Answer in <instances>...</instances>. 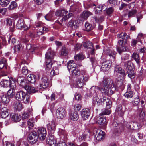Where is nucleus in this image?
I'll return each instance as SVG.
<instances>
[{
  "label": "nucleus",
  "mask_w": 146,
  "mask_h": 146,
  "mask_svg": "<svg viewBox=\"0 0 146 146\" xmlns=\"http://www.w3.org/2000/svg\"><path fill=\"white\" fill-rule=\"evenodd\" d=\"M67 68L69 72L72 75L77 76L80 75L77 81V84L79 88H81L85 84L89 78V76L84 70L82 71L81 73L80 70L77 68L76 64L74 63L73 60L69 61L67 63Z\"/></svg>",
  "instance_id": "nucleus-1"
},
{
  "label": "nucleus",
  "mask_w": 146,
  "mask_h": 146,
  "mask_svg": "<svg viewBox=\"0 0 146 146\" xmlns=\"http://www.w3.org/2000/svg\"><path fill=\"white\" fill-rule=\"evenodd\" d=\"M103 88H101L100 91L107 95L113 94L115 90L114 85L112 80L110 78L104 77L102 81Z\"/></svg>",
  "instance_id": "nucleus-2"
},
{
  "label": "nucleus",
  "mask_w": 146,
  "mask_h": 146,
  "mask_svg": "<svg viewBox=\"0 0 146 146\" xmlns=\"http://www.w3.org/2000/svg\"><path fill=\"white\" fill-rule=\"evenodd\" d=\"M46 139V143L50 146H67L66 143L64 142H60L56 144V138L52 134H49Z\"/></svg>",
  "instance_id": "nucleus-3"
},
{
  "label": "nucleus",
  "mask_w": 146,
  "mask_h": 146,
  "mask_svg": "<svg viewBox=\"0 0 146 146\" xmlns=\"http://www.w3.org/2000/svg\"><path fill=\"white\" fill-rule=\"evenodd\" d=\"M46 63V70L50 69L52 65L53 66V69L52 70L50 74L54 76L59 74V70L56 67L57 64L56 62L54 61H45Z\"/></svg>",
  "instance_id": "nucleus-4"
},
{
  "label": "nucleus",
  "mask_w": 146,
  "mask_h": 146,
  "mask_svg": "<svg viewBox=\"0 0 146 146\" xmlns=\"http://www.w3.org/2000/svg\"><path fill=\"white\" fill-rule=\"evenodd\" d=\"M66 115V112L63 107L58 108L56 110V116L58 119H62L64 118Z\"/></svg>",
  "instance_id": "nucleus-5"
},
{
  "label": "nucleus",
  "mask_w": 146,
  "mask_h": 146,
  "mask_svg": "<svg viewBox=\"0 0 146 146\" xmlns=\"http://www.w3.org/2000/svg\"><path fill=\"white\" fill-rule=\"evenodd\" d=\"M39 139L41 140H44L46 135V129L43 127H39L37 131Z\"/></svg>",
  "instance_id": "nucleus-6"
},
{
  "label": "nucleus",
  "mask_w": 146,
  "mask_h": 146,
  "mask_svg": "<svg viewBox=\"0 0 146 146\" xmlns=\"http://www.w3.org/2000/svg\"><path fill=\"white\" fill-rule=\"evenodd\" d=\"M28 137L30 143L31 144H34L36 142L39 138L38 136L35 132L31 133Z\"/></svg>",
  "instance_id": "nucleus-7"
},
{
  "label": "nucleus",
  "mask_w": 146,
  "mask_h": 146,
  "mask_svg": "<svg viewBox=\"0 0 146 146\" xmlns=\"http://www.w3.org/2000/svg\"><path fill=\"white\" fill-rule=\"evenodd\" d=\"M95 132V137L97 140L101 141L104 139L105 133L101 129H95L94 130Z\"/></svg>",
  "instance_id": "nucleus-8"
},
{
  "label": "nucleus",
  "mask_w": 146,
  "mask_h": 146,
  "mask_svg": "<svg viewBox=\"0 0 146 146\" xmlns=\"http://www.w3.org/2000/svg\"><path fill=\"white\" fill-rule=\"evenodd\" d=\"M123 40H120L118 41V45L117 50L120 54L123 52L127 51L128 48L123 44Z\"/></svg>",
  "instance_id": "nucleus-9"
},
{
  "label": "nucleus",
  "mask_w": 146,
  "mask_h": 146,
  "mask_svg": "<svg viewBox=\"0 0 146 146\" xmlns=\"http://www.w3.org/2000/svg\"><path fill=\"white\" fill-rule=\"evenodd\" d=\"M48 84L47 77L46 76L43 77L41 79L40 83V88L45 89L47 88L48 86Z\"/></svg>",
  "instance_id": "nucleus-10"
},
{
  "label": "nucleus",
  "mask_w": 146,
  "mask_h": 146,
  "mask_svg": "<svg viewBox=\"0 0 146 146\" xmlns=\"http://www.w3.org/2000/svg\"><path fill=\"white\" fill-rule=\"evenodd\" d=\"M68 25L72 29L75 30L78 27L79 23L78 20H71L69 22Z\"/></svg>",
  "instance_id": "nucleus-11"
},
{
  "label": "nucleus",
  "mask_w": 146,
  "mask_h": 146,
  "mask_svg": "<svg viewBox=\"0 0 146 146\" xmlns=\"http://www.w3.org/2000/svg\"><path fill=\"white\" fill-rule=\"evenodd\" d=\"M55 53L50 50H48L45 56V61H53Z\"/></svg>",
  "instance_id": "nucleus-12"
},
{
  "label": "nucleus",
  "mask_w": 146,
  "mask_h": 146,
  "mask_svg": "<svg viewBox=\"0 0 146 146\" xmlns=\"http://www.w3.org/2000/svg\"><path fill=\"white\" fill-rule=\"evenodd\" d=\"M10 98L3 92L0 94V99L1 102L6 104L9 103L10 101Z\"/></svg>",
  "instance_id": "nucleus-13"
},
{
  "label": "nucleus",
  "mask_w": 146,
  "mask_h": 146,
  "mask_svg": "<svg viewBox=\"0 0 146 146\" xmlns=\"http://www.w3.org/2000/svg\"><path fill=\"white\" fill-rule=\"evenodd\" d=\"M90 114V111L89 109H83L81 113V115L84 120L88 118Z\"/></svg>",
  "instance_id": "nucleus-14"
},
{
  "label": "nucleus",
  "mask_w": 146,
  "mask_h": 146,
  "mask_svg": "<svg viewBox=\"0 0 146 146\" xmlns=\"http://www.w3.org/2000/svg\"><path fill=\"white\" fill-rule=\"evenodd\" d=\"M111 65V62L106 61L103 62L102 64L101 69L104 71H106L109 69Z\"/></svg>",
  "instance_id": "nucleus-15"
},
{
  "label": "nucleus",
  "mask_w": 146,
  "mask_h": 146,
  "mask_svg": "<svg viewBox=\"0 0 146 146\" xmlns=\"http://www.w3.org/2000/svg\"><path fill=\"white\" fill-rule=\"evenodd\" d=\"M56 125L54 120L48 121L47 125L48 129L50 130H55Z\"/></svg>",
  "instance_id": "nucleus-16"
},
{
  "label": "nucleus",
  "mask_w": 146,
  "mask_h": 146,
  "mask_svg": "<svg viewBox=\"0 0 146 146\" xmlns=\"http://www.w3.org/2000/svg\"><path fill=\"white\" fill-rule=\"evenodd\" d=\"M26 93L22 91H21L16 93V98L19 101H23L24 96H26Z\"/></svg>",
  "instance_id": "nucleus-17"
},
{
  "label": "nucleus",
  "mask_w": 146,
  "mask_h": 146,
  "mask_svg": "<svg viewBox=\"0 0 146 146\" xmlns=\"http://www.w3.org/2000/svg\"><path fill=\"white\" fill-rule=\"evenodd\" d=\"M114 72L115 73H118L124 77L126 75L124 70L119 66H117L115 68Z\"/></svg>",
  "instance_id": "nucleus-18"
},
{
  "label": "nucleus",
  "mask_w": 146,
  "mask_h": 146,
  "mask_svg": "<svg viewBox=\"0 0 146 146\" xmlns=\"http://www.w3.org/2000/svg\"><path fill=\"white\" fill-rule=\"evenodd\" d=\"M29 93H34L38 91L36 88L34 87L31 86L29 85H25L23 88Z\"/></svg>",
  "instance_id": "nucleus-19"
},
{
  "label": "nucleus",
  "mask_w": 146,
  "mask_h": 146,
  "mask_svg": "<svg viewBox=\"0 0 146 146\" xmlns=\"http://www.w3.org/2000/svg\"><path fill=\"white\" fill-rule=\"evenodd\" d=\"M68 11L65 9H60L57 10L55 12V15L57 16L62 17L66 15Z\"/></svg>",
  "instance_id": "nucleus-20"
},
{
  "label": "nucleus",
  "mask_w": 146,
  "mask_h": 146,
  "mask_svg": "<svg viewBox=\"0 0 146 146\" xmlns=\"http://www.w3.org/2000/svg\"><path fill=\"white\" fill-rule=\"evenodd\" d=\"M10 116L12 120L15 122H19L21 120V116L18 114L12 113Z\"/></svg>",
  "instance_id": "nucleus-21"
},
{
  "label": "nucleus",
  "mask_w": 146,
  "mask_h": 146,
  "mask_svg": "<svg viewBox=\"0 0 146 146\" xmlns=\"http://www.w3.org/2000/svg\"><path fill=\"white\" fill-rule=\"evenodd\" d=\"M9 115L8 110L7 108L4 107L1 109L0 115L2 118H6Z\"/></svg>",
  "instance_id": "nucleus-22"
},
{
  "label": "nucleus",
  "mask_w": 146,
  "mask_h": 146,
  "mask_svg": "<svg viewBox=\"0 0 146 146\" xmlns=\"http://www.w3.org/2000/svg\"><path fill=\"white\" fill-rule=\"evenodd\" d=\"M102 101L104 103H105L106 105V107L107 109H110L111 107L112 102L110 99L105 97H104L103 98Z\"/></svg>",
  "instance_id": "nucleus-23"
},
{
  "label": "nucleus",
  "mask_w": 146,
  "mask_h": 146,
  "mask_svg": "<svg viewBox=\"0 0 146 146\" xmlns=\"http://www.w3.org/2000/svg\"><path fill=\"white\" fill-rule=\"evenodd\" d=\"M70 119L74 121H76L79 118V115L77 112H71L69 114Z\"/></svg>",
  "instance_id": "nucleus-24"
},
{
  "label": "nucleus",
  "mask_w": 146,
  "mask_h": 146,
  "mask_svg": "<svg viewBox=\"0 0 146 146\" xmlns=\"http://www.w3.org/2000/svg\"><path fill=\"white\" fill-rule=\"evenodd\" d=\"M101 88H98L96 86H93L92 87L90 90V92L93 97L96 96L98 92L100 90Z\"/></svg>",
  "instance_id": "nucleus-25"
},
{
  "label": "nucleus",
  "mask_w": 146,
  "mask_h": 146,
  "mask_svg": "<svg viewBox=\"0 0 146 146\" xmlns=\"http://www.w3.org/2000/svg\"><path fill=\"white\" fill-rule=\"evenodd\" d=\"M113 126L116 132L120 133L123 130L122 127H119L117 122L116 121H114L113 122Z\"/></svg>",
  "instance_id": "nucleus-26"
},
{
  "label": "nucleus",
  "mask_w": 146,
  "mask_h": 146,
  "mask_svg": "<svg viewBox=\"0 0 146 146\" xmlns=\"http://www.w3.org/2000/svg\"><path fill=\"white\" fill-rule=\"evenodd\" d=\"M96 123L99 125H106L107 123L105 117L100 116L97 118Z\"/></svg>",
  "instance_id": "nucleus-27"
},
{
  "label": "nucleus",
  "mask_w": 146,
  "mask_h": 146,
  "mask_svg": "<svg viewBox=\"0 0 146 146\" xmlns=\"http://www.w3.org/2000/svg\"><path fill=\"white\" fill-rule=\"evenodd\" d=\"M17 82V80L15 78H10L9 81V87L13 89H15L16 88V83Z\"/></svg>",
  "instance_id": "nucleus-28"
},
{
  "label": "nucleus",
  "mask_w": 146,
  "mask_h": 146,
  "mask_svg": "<svg viewBox=\"0 0 146 146\" xmlns=\"http://www.w3.org/2000/svg\"><path fill=\"white\" fill-rule=\"evenodd\" d=\"M14 107L15 110L16 111H20L22 109V104L19 102H15Z\"/></svg>",
  "instance_id": "nucleus-29"
},
{
  "label": "nucleus",
  "mask_w": 146,
  "mask_h": 146,
  "mask_svg": "<svg viewBox=\"0 0 146 146\" xmlns=\"http://www.w3.org/2000/svg\"><path fill=\"white\" fill-rule=\"evenodd\" d=\"M106 53L107 55H108L111 57H112L114 60L115 59L116 53L113 50L110 49L107 50H106Z\"/></svg>",
  "instance_id": "nucleus-30"
},
{
  "label": "nucleus",
  "mask_w": 146,
  "mask_h": 146,
  "mask_svg": "<svg viewBox=\"0 0 146 146\" xmlns=\"http://www.w3.org/2000/svg\"><path fill=\"white\" fill-rule=\"evenodd\" d=\"M28 81L32 83H34L36 81V76L33 74L29 75L27 77Z\"/></svg>",
  "instance_id": "nucleus-31"
},
{
  "label": "nucleus",
  "mask_w": 146,
  "mask_h": 146,
  "mask_svg": "<svg viewBox=\"0 0 146 146\" xmlns=\"http://www.w3.org/2000/svg\"><path fill=\"white\" fill-rule=\"evenodd\" d=\"M34 119L31 118L29 119L27 122V125L29 129L33 128L34 125Z\"/></svg>",
  "instance_id": "nucleus-32"
},
{
  "label": "nucleus",
  "mask_w": 146,
  "mask_h": 146,
  "mask_svg": "<svg viewBox=\"0 0 146 146\" xmlns=\"http://www.w3.org/2000/svg\"><path fill=\"white\" fill-rule=\"evenodd\" d=\"M82 45L84 48H90L92 46V43L89 41H87L86 42H83Z\"/></svg>",
  "instance_id": "nucleus-33"
},
{
  "label": "nucleus",
  "mask_w": 146,
  "mask_h": 146,
  "mask_svg": "<svg viewBox=\"0 0 146 146\" xmlns=\"http://www.w3.org/2000/svg\"><path fill=\"white\" fill-rule=\"evenodd\" d=\"M9 81L8 80H3L0 82V85L1 87L6 88L9 86Z\"/></svg>",
  "instance_id": "nucleus-34"
},
{
  "label": "nucleus",
  "mask_w": 146,
  "mask_h": 146,
  "mask_svg": "<svg viewBox=\"0 0 146 146\" xmlns=\"http://www.w3.org/2000/svg\"><path fill=\"white\" fill-rule=\"evenodd\" d=\"M132 64L131 61H128L124 63V67L127 70H131L132 69Z\"/></svg>",
  "instance_id": "nucleus-35"
},
{
  "label": "nucleus",
  "mask_w": 146,
  "mask_h": 146,
  "mask_svg": "<svg viewBox=\"0 0 146 146\" xmlns=\"http://www.w3.org/2000/svg\"><path fill=\"white\" fill-rule=\"evenodd\" d=\"M24 20L22 19H21L18 20L17 24L16 27L17 29H21L24 25Z\"/></svg>",
  "instance_id": "nucleus-36"
},
{
  "label": "nucleus",
  "mask_w": 146,
  "mask_h": 146,
  "mask_svg": "<svg viewBox=\"0 0 146 146\" xmlns=\"http://www.w3.org/2000/svg\"><path fill=\"white\" fill-rule=\"evenodd\" d=\"M15 90L11 88L7 91V95L10 98H12L14 96L15 94Z\"/></svg>",
  "instance_id": "nucleus-37"
},
{
  "label": "nucleus",
  "mask_w": 146,
  "mask_h": 146,
  "mask_svg": "<svg viewBox=\"0 0 146 146\" xmlns=\"http://www.w3.org/2000/svg\"><path fill=\"white\" fill-rule=\"evenodd\" d=\"M17 6V4L15 2L12 1L9 5L8 9L9 10H13L16 8Z\"/></svg>",
  "instance_id": "nucleus-38"
},
{
  "label": "nucleus",
  "mask_w": 146,
  "mask_h": 146,
  "mask_svg": "<svg viewBox=\"0 0 146 146\" xmlns=\"http://www.w3.org/2000/svg\"><path fill=\"white\" fill-rule=\"evenodd\" d=\"M132 57L134 59L137 64L139 65L140 62V58L139 54L136 53H133L132 56Z\"/></svg>",
  "instance_id": "nucleus-39"
},
{
  "label": "nucleus",
  "mask_w": 146,
  "mask_h": 146,
  "mask_svg": "<svg viewBox=\"0 0 146 146\" xmlns=\"http://www.w3.org/2000/svg\"><path fill=\"white\" fill-rule=\"evenodd\" d=\"M137 12V10L135 9H133L132 10L129 11L127 14L128 17L130 18L134 16Z\"/></svg>",
  "instance_id": "nucleus-40"
},
{
  "label": "nucleus",
  "mask_w": 146,
  "mask_h": 146,
  "mask_svg": "<svg viewBox=\"0 0 146 146\" xmlns=\"http://www.w3.org/2000/svg\"><path fill=\"white\" fill-rule=\"evenodd\" d=\"M85 30L88 31L91 30L93 29V27L92 25L89 23L88 22H86L85 24Z\"/></svg>",
  "instance_id": "nucleus-41"
},
{
  "label": "nucleus",
  "mask_w": 146,
  "mask_h": 146,
  "mask_svg": "<svg viewBox=\"0 0 146 146\" xmlns=\"http://www.w3.org/2000/svg\"><path fill=\"white\" fill-rule=\"evenodd\" d=\"M111 113V110L109 109H104L102 110L101 113H100L99 115H109Z\"/></svg>",
  "instance_id": "nucleus-42"
},
{
  "label": "nucleus",
  "mask_w": 146,
  "mask_h": 146,
  "mask_svg": "<svg viewBox=\"0 0 146 146\" xmlns=\"http://www.w3.org/2000/svg\"><path fill=\"white\" fill-rule=\"evenodd\" d=\"M17 80L18 83L23 88H24V86L25 85V82L24 81L25 80L24 79L23 77H18Z\"/></svg>",
  "instance_id": "nucleus-43"
},
{
  "label": "nucleus",
  "mask_w": 146,
  "mask_h": 146,
  "mask_svg": "<svg viewBox=\"0 0 146 146\" xmlns=\"http://www.w3.org/2000/svg\"><path fill=\"white\" fill-rule=\"evenodd\" d=\"M91 15L92 14L90 12L87 11H84L81 17L82 18L85 19H86Z\"/></svg>",
  "instance_id": "nucleus-44"
},
{
  "label": "nucleus",
  "mask_w": 146,
  "mask_h": 146,
  "mask_svg": "<svg viewBox=\"0 0 146 146\" xmlns=\"http://www.w3.org/2000/svg\"><path fill=\"white\" fill-rule=\"evenodd\" d=\"M133 95V92L132 91H127L124 94V96L128 98H131Z\"/></svg>",
  "instance_id": "nucleus-45"
},
{
  "label": "nucleus",
  "mask_w": 146,
  "mask_h": 146,
  "mask_svg": "<svg viewBox=\"0 0 146 146\" xmlns=\"http://www.w3.org/2000/svg\"><path fill=\"white\" fill-rule=\"evenodd\" d=\"M7 64V60L4 58H2L0 60V65L1 66H0V69H2L4 67V66Z\"/></svg>",
  "instance_id": "nucleus-46"
},
{
  "label": "nucleus",
  "mask_w": 146,
  "mask_h": 146,
  "mask_svg": "<svg viewBox=\"0 0 146 146\" xmlns=\"http://www.w3.org/2000/svg\"><path fill=\"white\" fill-rule=\"evenodd\" d=\"M10 0H0V4L2 7L7 6L9 4Z\"/></svg>",
  "instance_id": "nucleus-47"
},
{
  "label": "nucleus",
  "mask_w": 146,
  "mask_h": 146,
  "mask_svg": "<svg viewBox=\"0 0 146 146\" xmlns=\"http://www.w3.org/2000/svg\"><path fill=\"white\" fill-rule=\"evenodd\" d=\"M94 97V100L93 102V103L94 105H97L98 106L100 103V100L99 98L96 96H95Z\"/></svg>",
  "instance_id": "nucleus-48"
},
{
  "label": "nucleus",
  "mask_w": 146,
  "mask_h": 146,
  "mask_svg": "<svg viewBox=\"0 0 146 146\" xmlns=\"http://www.w3.org/2000/svg\"><path fill=\"white\" fill-rule=\"evenodd\" d=\"M128 74V76L131 78H132L134 77L135 76V73L134 70L132 69L131 70H129L127 71Z\"/></svg>",
  "instance_id": "nucleus-49"
},
{
  "label": "nucleus",
  "mask_w": 146,
  "mask_h": 146,
  "mask_svg": "<svg viewBox=\"0 0 146 146\" xmlns=\"http://www.w3.org/2000/svg\"><path fill=\"white\" fill-rule=\"evenodd\" d=\"M106 6L105 5H102L101 6H98L96 8L95 10V13H98L99 14L100 13V11H101L102 10H103L104 9L103 8V7L104 6Z\"/></svg>",
  "instance_id": "nucleus-50"
},
{
  "label": "nucleus",
  "mask_w": 146,
  "mask_h": 146,
  "mask_svg": "<svg viewBox=\"0 0 146 146\" xmlns=\"http://www.w3.org/2000/svg\"><path fill=\"white\" fill-rule=\"evenodd\" d=\"M68 52V49L65 47H62L61 50V55L66 56Z\"/></svg>",
  "instance_id": "nucleus-51"
},
{
  "label": "nucleus",
  "mask_w": 146,
  "mask_h": 146,
  "mask_svg": "<svg viewBox=\"0 0 146 146\" xmlns=\"http://www.w3.org/2000/svg\"><path fill=\"white\" fill-rule=\"evenodd\" d=\"M23 98L24 99L23 100V101L24 102L25 104L28 103L30 101V96L26 94V96H25Z\"/></svg>",
  "instance_id": "nucleus-52"
},
{
  "label": "nucleus",
  "mask_w": 146,
  "mask_h": 146,
  "mask_svg": "<svg viewBox=\"0 0 146 146\" xmlns=\"http://www.w3.org/2000/svg\"><path fill=\"white\" fill-rule=\"evenodd\" d=\"M116 111L117 112L118 114L122 116L123 115L124 113L122 110V107L121 105L119 106L117 108Z\"/></svg>",
  "instance_id": "nucleus-53"
},
{
  "label": "nucleus",
  "mask_w": 146,
  "mask_h": 146,
  "mask_svg": "<svg viewBox=\"0 0 146 146\" xmlns=\"http://www.w3.org/2000/svg\"><path fill=\"white\" fill-rule=\"evenodd\" d=\"M84 58V56L82 54H77L74 56L75 60H82Z\"/></svg>",
  "instance_id": "nucleus-54"
},
{
  "label": "nucleus",
  "mask_w": 146,
  "mask_h": 146,
  "mask_svg": "<svg viewBox=\"0 0 146 146\" xmlns=\"http://www.w3.org/2000/svg\"><path fill=\"white\" fill-rule=\"evenodd\" d=\"M22 47L21 44L19 43L18 45L15 46L14 48V52H19L20 50Z\"/></svg>",
  "instance_id": "nucleus-55"
},
{
  "label": "nucleus",
  "mask_w": 146,
  "mask_h": 146,
  "mask_svg": "<svg viewBox=\"0 0 146 146\" xmlns=\"http://www.w3.org/2000/svg\"><path fill=\"white\" fill-rule=\"evenodd\" d=\"M82 106L79 104H76L74 105V109L75 111L77 112L81 110Z\"/></svg>",
  "instance_id": "nucleus-56"
},
{
  "label": "nucleus",
  "mask_w": 146,
  "mask_h": 146,
  "mask_svg": "<svg viewBox=\"0 0 146 146\" xmlns=\"http://www.w3.org/2000/svg\"><path fill=\"white\" fill-rule=\"evenodd\" d=\"M55 103H52L50 104L49 106L48 107L49 109L52 112H53L55 108Z\"/></svg>",
  "instance_id": "nucleus-57"
},
{
  "label": "nucleus",
  "mask_w": 146,
  "mask_h": 146,
  "mask_svg": "<svg viewBox=\"0 0 146 146\" xmlns=\"http://www.w3.org/2000/svg\"><path fill=\"white\" fill-rule=\"evenodd\" d=\"M21 72L24 75H27L28 73V70L26 66H24L22 68Z\"/></svg>",
  "instance_id": "nucleus-58"
},
{
  "label": "nucleus",
  "mask_w": 146,
  "mask_h": 146,
  "mask_svg": "<svg viewBox=\"0 0 146 146\" xmlns=\"http://www.w3.org/2000/svg\"><path fill=\"white\" fill-rule=\"evenodd\" d=\"M52 13H50L47 14L44 17L45 19L47 20H50L52 17Z\"/></svg>",
  "instance_id": "nucleus-59"
},
{
  "label": "nucleus",
  "mask_w": 146,
  "mask_h": 146,
  "mask_svg": "<svg viewBox=\"0 0 146 146\" xmlns=\"http://www.w3.org/2000/svg\"><path fill=\"white\" fill-rule=\"evenodd\" d=\"M126 35V33H121L120 34L118 35V37L119 38H121L122 39H124L125 38Z\"/></svg>",
  "instance_id": "nucleus-60"
},
{
  "label": "nucleus",
  "mask_w": 146,
  "mask_h": 146,
  "mask_svg": "<svg viewBox=\"0 0 146 146\" xmlns=\"http://www.w3.org/2000/svg\"><path fill=\"white\" fill-rule=\"evenodd\" d=\"M108 2L112 6L115 5L117 3V0H108Z\"/></svg>",
  "instance_id": "nucleus-61"
},
{
  "label": "nucleus",
  "mask_w": 146,
  "mask_h": 146,
  "mask_svg": "<svg viewBox=\"0 0 146 146\" xmlns=\"http://www.w3.org/2000/svg\"><path fill=\"white\" fill-rule=\"evenodd\" d=\"M6 23L7 26H10L12 25V19L10 18L7 19H6Z\"/></svg>",
  "instance_id": "nucleus-62"
},
{
  "label": "nucleus",
  "mask_w": 146,
  "mask_h": 146,
  "mask_svg": "<svg viewBox=\"0 0 146 146\" xmlns=\"http://www.w3.org/2000/svg\"><path fill=\"white\" fill-rule=\"evenodd\" d=\"M139 102V99L137 98H136L133 102V104L135 106H137Z\"/></svg>",
  "instance_id": "nucleus-63"
},
{
  "label": "nucleus",
  "mask_w": 146,
  "mask_h": 146,
  "mask_svg": "<svg viewBox=\"0 0 146 146\" xmlns=\"http://www.w3.org/2000/svg\"><path fill=\"white\" fill-rule=\"evenodd\" d=\"M81 95L80 94L76 93L75 95V98L77 100H81Z\"/></svg>",
  "instance_id": "nucleus-64"
}]
</instances>
